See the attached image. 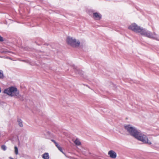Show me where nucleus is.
Masks as SVG:
<instances>
[{"mask_svg":"<svg viewBox=\"0 0 159 159\" xmlns=\"http://www.w3.org/2000/svg\"><path fill=\"white\" fill-rule=\"evenodd\" d=\"M101 16L100 14L97 12L94 13L93 14V17L96 20H100L101 18Z\"/></svg>","mask_w":159,"mask_h":159,"instance_id":"obj_7","label":"nucleus"},{"mask_svg":"<svg viewBox=\"0 0 159 159\" xmlns=\"http://www.w3.org/2000/svg\"><path fill=\"white\" fill-rule=\"evenodd\" d=\"M51 141L53 142V143L55 141V140H54L53 139H52L51 140Z\"/></svg>","mask_w":159,"mask_h":159,"instance_id":"obj_19","label":"nucleus"},{"mask_svg":"<svg viewBox=\"0 0 159 159\" xmlns=\"http://www.w3.org/2000/svg\"><path fill=\"white\" fill-rule=\"evenodd\" d=\"M128 29L135 33L140 34L141 35L159 41V36L155 32L152 33L135 23H133L129 25Z\"/></svg>","mask_w":159,"mask_h":159,"instance_id":"obj_1","label":"nucleus"},{"mask_svg":"<svg viewBox=\"0 0 159 159\" xmlns=\"http://www.w3.org/2000/svg\"><path fill=\"white\" fill-rule=\"evenodd\" d=\"M17 121H18V124H19V126L21 127H22L23 126V125L22 124V120H21L20 119H18Z\"/></svg>","mask_w":159,"mask_h":159,"instance_id":"obj_12","label":"nucleus"},{"mask_svg":"<svg viewBox=\"0 0 159 159\" xmlns=\"http://www.w3.org/2000/svg\"><path fill=\"white\" fill-rule=\"evenodd\" d=\"M124 127L127 132L134 138L139 131L135 127L130 125H125Z\"/></svg>","mask_w":159,"mask_h":159,"instance_id":"obj_4","label":"nucleus"},{"mask_svg":"<svg viewBox=\"0 0 159 159\" xmlns=\"http://www.w3.org/2000/svg\"><path fill=\"white\" fill-rule=\"evenodd\" d=\"M58 148L59 151H60L63 153L64 154V152H63V151L62 150V149L61 148L60 146Z\"/></svg>","mask_w":159,"mask_h":159,"instance_id":"obj_16","label":"nucleus"},{"mask_svg":"<svg viewBox=\"0 0 159 159\" xmlns=\"http://www.w3.org/2000/svg\"><path fill=\"white\" fill-rule=\"evenodd\" d=\"M75 72L76 74H79L80 75H83L84 72L80 69H79L77 68V67H74Z\"/></svg>","mask_w":159,"mask_h":159,"instance_id":"obj_8","label":"nucleus"},{"mask_svg":"<svg viewBox=\"0 0 159 159\" xmlns=\"http://www.w3.org/2000/svg\"><path fill=\"white\" fill-rule=\"evenodd\" d=\"M42 157L44 159H49V156L48 153H45L42 155Z\"/></svg>","mask_w":159,"mask_h":159,"instance_id":"obj_10","label":"nucleus"},{"mask_svg":"<svg viewBox=\"0 0 159 159\" xmlns=\"http://www.w3.org/2000/svg\"><path fill=\"white\" fill-rule=\"evenodd\" d=\"M74 38H73L72 37L68 36L67 38L66 39V42L67 43L71 46L73 47V42H74L75 40Z\"/></svg>","mask_w":159,"mask_h":159,"instance_id":"obj_5","label":"nucleus"},{"mask_svg":"<svg viewBox=\"0 0 159 159\" xmlns=\"http://www.w3.org/2000/svg\"><path fill=\"white\" fill-rule=\"evenodd\" d=\"M3 41V39L2 37L0 36V41Z\"/></svg>","mask_w":159,"mask_h":159,"instance_id":"obj_17","label":"nucleus"},{"mask_svg":"<svg viewBox=\"0 0 159 159\" xmlns=\"http://www.w3.org/2000/svg\"><path fill=\"white\" fill-rule=\"evenodd\" d=\"M74 42H73V47H78L80 44V42L78 40H77L75 39Z\"/></svg>","mask_w":159,"mask_h":159,"instance_id":"obj_9","label":"nucleus"},{"mask_svg":"<svg viewBox=\"0 0 159 159\" xmlns=\"http://www.w3.org/2000/svg\"><path fill=\"white\" fill-rule=\"evenodd\" d=\"M54 143H55V144H56V143H57L55 141L54 142Z\"/></svg>","mask_w":159,"mask_h":159,"instance_id":"obj_21","label":"nucleus"},{"mask_svg":"<svg viewBox=\"0 0 159 159\" xmlns=\"http://www.w3.org/2000/svg\"><path fill=\"white\" fill-rule=\"evenodd\" d=\"M1 148L3 150L5 151L6 150V147L5 145H2L1 146Z\"/></svg>","mask_w":159,"mask_h":159,"instance_id":"obj_15","label":"nucleus"},{"mask_svg":"<svg viewBox=\"0 0 159 159\" xmlns=\"http://www.w3.org/2000/svg\"><path fill=\"white\" fill-rule=\"evenodd\" d=\"M58 144L57 143H56V144H55V145L56 146V145H58Z\"/></svg>","mask_w":159,"mask_h":159,"instance_id":"obj_20","label":"nucleus"},{"mask_svg":"<svg viewBox=\"0 0 159 159\" xmlns=\"http://www.w3.org/2000/svg\"><path fill=\"white\" fill-rule=\"evenodd\" d=\"M15 149V152L16 154L17 155L18 153V149L17 147L15 146L14 147Z\"/></svg>","mask_w":159,"mask_h":159,"instance_id":"obj_14","label":"nucleus"},{"mask_svg":"<svg viewBox=\"0 0 159 159\" xmlns=\"http://www.w3.org/2000/svg\"><path fill=\"white\" fill-rule=\"evenodd\" d=\"M3 71L2 70H0V79H3Z\"/></svg>","mask_w":159,"mask_h":159,"instance_id":"obj_13","label":"nucleus"},{"mask_svg":"<svg viewBox=\"0 0 159 159\" xmlns=\"http://www.w3.org/2000/svg\"><path fill=\"white\" fill-rule=\"evenodd\" d=\"M108 154L112 158H115L116 157V153L113 150L109 151L108 152Z\"/></svg>","mask_w":159,"mask_h":159,"instance_id":"obj_6","label":"nucleus"},{"mask_svg":"<svg viewBox=\"0 0 159 159\" xmlns=\"http://www.w3.org/2000/svg\"><path fill=\"white\" fill-rule=\"evenodd\" d=\"M74 143L77 146H80L81 144V143L80 141V140L78 139H76L74 141Z\"/></svg>","mask_w":159,"mask_h":159,"instance_id":"obj_11","label":"nucleus"},{"mask_svg":"<svg viewBox=\"0 0 159 159\" xmlns=\"http://www.w3.org/2000/svg\"><path fill=\"white\" fill-rule=\"evenodd\" d=\"M56 146L58 148L60 146L58 144L57 145H56Z\"/></svg>","mask_w":159,"mask_h":159,"instance_id":"obj_18","label":"nucleus"},{"mask_svg":"<svg viewBox=\"0 0 159 159\" xmlns=\"http://www.w3.org/2000/svg\"><path fill=\"white\" fill-rule=\"evenodd\" d=\"M4 93L11 97H16V98L21 101L24 99L23 96L20 95L17 89L13 87H11L5 89Z\"/></svg>","mask_w":159,"mask_h":159,"instance_id":"obj_2","label":"nucleus"},{"mask_svg":"<svg viewBox=\"0 0 159 159\" xmlns=\"http://www.w3.org/2000/svg\"><path fill=\"white\" fill-rule=\"evenodd\" d=\"M135 138L145 144H147L149 145H151L152 144L149 139H148L146 135L139 131Z\"/></svg>","mask_w":159,"mask_h":159,"instance_id":"obj_3","label":"nucleus"}]
</instances>
